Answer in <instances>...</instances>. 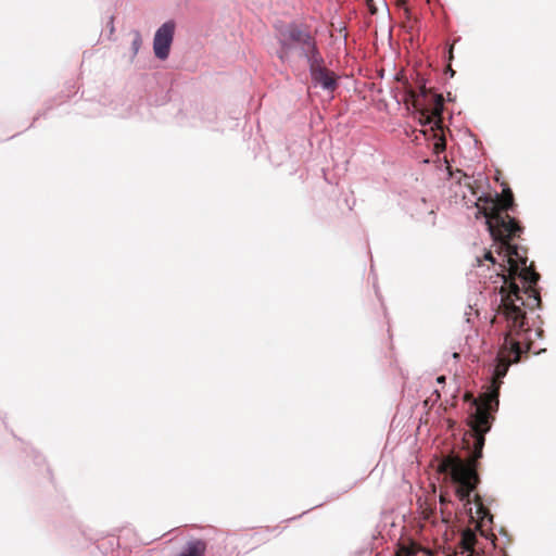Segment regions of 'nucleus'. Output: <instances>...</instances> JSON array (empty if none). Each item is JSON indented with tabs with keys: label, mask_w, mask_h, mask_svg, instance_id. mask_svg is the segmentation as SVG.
I'll list each match as a JSON object with an SVG mask.
<instances>
[{
	"label": "nucleus",
	"mask_w": 556,
	"mask_h": 556,
	"mask_svg": "<svg viewBox=\"0 0 556 556\" xmlns=\"http://www.w3.org/2000/svg\"><path fill=\"white\" fill-rule=\"evenodd\" d=\"M448 175L459 185L465 203L473 204L477 214L484 217L496 248L500 261L491 250H485L482 256H476V266L481 269L489 262L486 269L492 267L495 274L494 286H488L484 290L492 293L491 325L502 340L498 352L518 358L531 350L533 338L541 337V330L531 329L527 317L529 311L540 305L539 292L535 290L540 276L531 265H527L528 257L519 245L511 242L523 230L519 222L508 214V211H514L513 197L510 194L498 207L497 200L479 185L482 180H475L459 169L450 170Z\"/></svg>",
	"instance_id": "obj_1"
},
{
	"label": "nucleus",
	"mask_w": 556,
	"mask_h": 556,
	"mask_svg": "<svg viewBox=\"0 0 556 556\" xmlns=\"http://www.w3.org/2000/svg\"><path fill=\"white\" fill-rule=\"evenodd\" d=\"M453 50H454V47L453 46H450L448 47V59H453Z\"/></svg>",
	"instance_id": "obj_17"
},
{
	"label": "nucleus",
	"mask_w": 556,
	"mask_h": 556,
	"mask_svg": "<svg viewBox=\"0 0 556 556\" xmlns=\"http://www.w3.org/2000/svg\"><path fill=\"white\" fill-rule=\"evenodd\" d=\"M131 35H132V40H131V46H130V49H131L130 61L132 62L142 46V37H141L140 31L137 29H134L131 31Z\"/></svg>",
	"instance_id": "obj_11"
},
{
	"label": "nucleus",
	"mask_w": 556,
	"mask_h": 556,
	"mask_svg": "<svg viewBox=\"0 0 556 556\" xmlns=\"http://www.w3.org/2000/svg\"><path fill=\"white\" fill-rule=\"evenodd\" d=\"M407 97L412 101L418 121L421 126H428L434 140L433 147L437 153L445 150V135L442 121L444 111V99L442 94L430 92L426 86L418 89L412 87L407 90Z\"/></svg>",
	"instance_id": "obj_4"
},
{
	"label": "nucleus",
	"mask_w": 556,
	"mask_h": 556,
	"mask_svg": "<svg viewBox=\"0 0 556 556\" xmlns=\"http://www.w3.org/2000/svg\"><path fill=\"white\" fill-rule=\"evenodd\" d=\"M451 356H452V358H453L455 362H458V361H459V358H460V355H459V353H458V352H453V353L451 354Z\"/></svg>",
	"instance_id": "obj_16"
},
{
	"label": "nucleus",
	"mask_w": 556,
	"mask_h": 556,
	"mask_svg": "<svg viewBox=\"0 0 556 556\" xmlns=\"http://www.w3.org/2000/svg\"><path fill=\"white\" fill-rule=\"evenodd\" d=\"M404 207L416 220L430 227L435 225V205L425 198L410 199L404 204Z\"/></svg>",
	"instance_id": "obj_7"
},
{
	"label": "nucleus",
	"mask_w": 556,
	"mask_h": 556,
	"mask_svg": "<svg viewBox=\"0 0 556 556\" xmlns=\"http://www.w3.org/2000/svg\"><path fill=\"white\" fill-rule=\"evenodd\" d=\"M368 4H370L372 2V0H366Z\"/></svg>",
	"instance_id": "obj_20"
},
{
	"label": "nucleus",
	"mask_w": 556,
	"mask_h": 556,
	"mask_svg": "<svg viewBox=\"0 0 556 556\" xmlns=\"http://www.w3.org/2000/svg\"><path fill=\"white\" fill-rule=\"evenodd\" d=\"M522 355L514 358L508 353L497 352L488 368L489 386L482 400L473 399L469 404L467 426L462 440L466 455L452 452L439 463V470L445 476L456 496V509L468 518V521L478 528L492 523V515L476 493L479 476L476 462L482 457L485 434L491 430L493 414L498 408L500 388L509 366L517 363Z\"/></svg>",
	"instance_id": "obj_2"
},
{
	"label": "nucleus",
	"mask_w": 556,
	"mask_h": 556,
	"mask_svg": "<svg viewBox=\"0 0 556 556\" xmlns=\"http://www.w3.org/2000/svg\"><path fill=\"white\" fill-rule=\"evenodd\" d=\"M275 30V38L279 45L276 53L282 63L298 56L307 64L321 55L317 38L308 25L298 22L278 23Z\"/></svg>",
	"instance_id": "obj_3"
},
{
	"label": "nucleus",
	"mask_w": 556,
	"mask_h": 556,
	"mask_svg": "<svg viewBox=\"0 0 556 556\" xmlns=\"http://www.w3.org/2000/svg\"><path fill=\"white\" fill-rule=\"evenodd\" d=\"M419 552V546L415 542L409 541L397 544V548L392 556H417Z\"/></svg>",
	"instance_id": "obj_10"
},
{
	"label": "nucleus",
	"mask_w": 556,
	"mask_h": 556,
	"mask_svg": "<svg viewBox=\"0 0 556 556\" xmlns=\"http://www.w3.org/2000/svg\"><path fill=\"white\" fill-rule=\"evenodd\" d=\"M109 27H110V33L113 34L115 28H114V17L112 15L109 17Z\"/></svg>",
	"instance_id": "obj_14"
},
{
	"label": "nucleus",
	"mask_w": 556,
	"mask_h": 556,
	"mask_svg": "<svg viewBox=\"0 0 556 556\" xmlns=\"http://www.w3.org/2000/svg\"><path fill=\"white\" fill-rule=\"evenodd\" d=\"M450 74H451V76L454 75V71L452 68H450Z\"/></svg>",
	"instance_id": "obj_19"
},
{
	"label": "nucleus",
	"mask_w": 556,
	"mask_h": 556,
	"mask_svg": "<svg viewBox=\"0 0 556 556\" xmlns=\"http://www.w3.org/2000/svg\"><path fill=\"white\" fill-rule=\"evenodd\" d=\"M207 544L201 539H193L186 543L179 556H204Z\"/></svg>",
	"instance_id": "obj_9"
},
{
	"label": "nucleus",
	"mask_w": 556,
	"mask_h": 556,
	"mask_svg": "<svg viewBox=\"0 0 556 556\" xmlns=\"http://www.w3.org/2000/svg\"><path fill=\"white\" fill-rule=\"evenodd\" d=\"M307 66L315 87H320L327 91H333L338 87V77L326 68L323 54L316 58V61L307 63Z\"/></svg>",
	"instance_id": "obj_5"
},
{
	"label": "nucleus",
	"mask_w": 556,
	"mask_h": 556,
	"mask_svg": "<svg viewBox=\"0 0 556 556\" xmlns=\"http://www.w3.org/2000/svg\"><path fill=\"white\" fill-rule=\"evenodd\" d=\"M175 22L169 20L162 24L153 38V52L156 59L164 61L168 58L175 35Z\"/></svg>",
	"instance_id": "obj_6"
},
{
	"label": "nucleus",
	"mask_w": 556,
	"mask_h": 556,
	"mask_svg": "<svg viewBox=\"0 0 556 556\" xmlns=\"http://www.w3.org/2000/svg\"><path fill=\"white\" fill-rule=\"evenodd\" d=\"M464 554H465V556H483L475 547L473 548H466Z\"/></svg>",
	"instance_id": "obj_13"
},
{
	"label": "nucleus",
	"mask_w": 556,
	"mask_h": 556,
	"mask_svg": "<svg viewBox=\"0 0 556 556\" xmlns=\"http://www.w3.org/2000/svg\"><path fill=\"white\" fill-rule=\"evenodd\" d=\"M484 298L482 292H473L468 299V309L465 311V319L468 324H473L475 317H480V302Z\"/></svg>",
	"instance_id": "obj_8"
},
{
	"label": "nucleus",
	"mask_w": 556,
	"mask_h": 556,
	"mask_svg": "<svg viewBox=\"0 0 556 556\" xmlns=\"http://www.w3.org/2000/svg\"><path fill=\"white\" fill-rule=\"evenodd\" d=\"M448 504H452V502L447 498L445 494L440 495V506H441V514L443 516V520L447 521V518L445 517V514L448 515V518L452 516V513L448 511ZM455 504L453 503V506Z\"/></svg>",
	"instance_id": "obj_12"
},
{
	"label": "nucleus",
	"mask_w": 556,
	"mask_h": 556,
	"mask_svg": "<svg viewBox=\"0 0 556 556\" xmlns=\"http://www.w3.org/2000/svg\"><path fill=\"white\" fill-rule=\"evenodd\" d=\"M445 379H446V378H445V376H439V377L437 378V381H438V383H444V382H445Z\"/></svg>",
	"instance_id": "obj_18"
},
{
	"label": "nucleus",
	"mask_w": 556,
	"mask_h": 556,
	"mask_svg": "<svg viewBox=\"0 0 556 556\" xmlns=\"http://www.w3.org/2000/svg\"><path fill=\"white\" fill-rule=\"evenodd\" d=\"M34 453H35V456H34V457H35V460H36L37 463H40L41 460H43V457L41 456V454H40V453H38V452H34Z\"/></svg>",
	"instance_id": "obj_15"
}]
</instances>
